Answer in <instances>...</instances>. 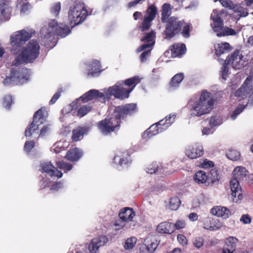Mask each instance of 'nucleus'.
I'll list each match as a JSON object with an SVG mask.
<instances>
[{"label":"nucleus","instance_id":"f257e3e1","mask_svg":"<svg viewBox=\"0 0 253 253\" xmlns=\"http://www.w3.org/2000/svg\"><path fill=\"white\" fill-rule=\"evenodd\" d=\"M106 97L103 93L92 89L86 92L71 104V111H91L98 104H105Z\"/></svg>","mask_w":253,"mask_h":253},{"label":"nucleus","instance_id":"f03ea898","mask_svg":"<svg viewBox=\"0 0 253 253\" xmlns=\"http://www.w3.org/2000/svg\"><path fill=\"white\" fill-rule=\"evenodd\" d=\"M164 23L166 25L164 34L166 39H172L180 34L185 38L190 37V31L192 28L191 23H186L184 20H179L178 18L175 16H171Z\"/></svg>","mask_w":253,"mask_h":253},{"label":"nucleus","instance_id":"7ed1b4c3","mask_svg":"<svg viewBox=\"0 0 253 253\" xmlns=\"http://www.w3.org/2000/svg\"><path fill=\"white\" fill-rule=\"evenodd\" d=\"M40 46L37 40H31L16 53L13 64L16 66L32 63L40 54Z\"/></svg>","mask_w":253,"mask_h":253},{"label":"nucleus","instance_id":"20e7f679","mask_svg":"<svg viewBox=\"0 0 253 253\" xmlns=\"http://www.w3.org/2000/svg\"><path fill=\"white\" fill-rule=\"evenodd\" d=\"M216 99L211 93L207 90H203L198 100H190L187 106L191 111H211Z\"/></svg>","mask_w":253,"mask_h":253},{"label":"nucleus","instance_id":"39448f33","mask_svg":"<svg viewBox=\"0 0 253 253\" xmlns=\"http://www.w3.org/2000/svg\"><path fill=\"white\" fill-rule=\"evenodd\" d=\"M111 116H108L105 120L100 121L98 126L104 134H107L118 130L120 126L121 112H115Z\"/></svg>","mask_w":253,"mask_h":253},{"label":"nucleus","instance_id":"423d86ee","mask_svg":"<svg viewBox=\"0 0 253 253\" xmlns=\"http://www.w3.org/2000/svg\"><path fill=\"white\" fill-rule=\"evenodd\" d=\"M88 15V12L84 5L77 4L71 7L69 11V19L74 25L83 22Z\"/></svg>","mask_w":253,"mask_h":253},{"label":"nucleus","instance_id":"0eeeda50","mask_svg":"<svg viewBox=\"0 0 253 253\" xmlns=\"http://www.w3.org/2000/svg\"><path fill=\"white\" fill-rule=\"evenodd\" d=\"M34 34L35 31L33 29H23L17 32L15 35L11 36L10 38V44L13 48L20 47L24 44Z\"/></svg>","mask_w":253,"mask_h":253},{"label":"nucleus","instance_id":"6e6552de","mask_svg":"<svg viewBox=\"0 0 253 253\" xmlns=\"http://www.w3.org/2000/svg\"><path fill=\"white\" fill-rule=\"evenodd\" d=\"M243 56L240 54L239 50L236 49L231 54L228 55L225 60L226 64H231L235 69H240L244 67L245 61Z\"/></svg>","mask_w":253,"mask_h":253},{"label":"nucleus","instance_id":"1a4fd4ad","mask_svg":"<svg viewBox=\"0 0 253 253\" xmlns=\"http://www.w3.org/2000/svg\"><path fill=\"white\" fill-rule=\"evenodd\" d=\"M44 121L42 112H36L34 116L33 122L25 131V135L30 137L33 134L37 133L39 125L43 124Z\"/></svg>","mask_w":253,"mask_h":253},{"label":"nucleus","instance_id":"9d476101","mask_svg":"<svg viewBox=\"0 0 253 253\" xmlns=\"http://www.w3.org/2000/svg\"><path fill=\"white\" fill-rule=\"evenodd\" d=\"M107 91L108 94L113 95L115 98L124 99L129 97L132 89H127L120 85H115L110 87Z\"/></svg>","mask_w":253,"mask_h":253},{"label":"nucleus","instance_id":"9b49d317","mask_svg":"<svg viewBox=\"0 0 253 253\" xmlns=\"http://www.w3.org/2000/svg\"><path fill=\"white\" fill-rule=\"evenodd\" d=\"M49 27L56 35L64 38L71 33L69 27L62 23H58L55 20H52L48 24Z\"/></svg>","mask_w":253,"mask_h":253},{"label":"nucleus","instance_id":"f8f14e48","mask_svg":"<svg viewBox=\"0 0 253 253\" xmlns=\"http://www.w3.org/2000/svg\"><path fill=\"white\" fill-rule=\"evenodd\" d=\"M157 240L154 237H147L144 243L141 245L139 250L140 253H153L157 248Z\"/></svg>","mask_w":253,"mask_h":253},{"label":"nucleus","instance_id":"ddd939ff","mask_svg":"<svg viewBox=\"0 0 253 253\" xmlns=\"http://www.w3.org/2000/svg\"><path fill=\"white\" fill-rule=\"evenodd\" d=\"M230 187L233 201L235 203L238 202L243 197L238 179L236 178L232 179L230 182Z\"/></svg>","mask_w":253,"mask_h":253},{"label":"nucleus","instance_id":"4468645a","mask_svg":"<svg viewBox=\"0 0 253 253\" xmlns=\"http://www.w3.org/2000/svg\"><path fill=\"white\" fill-rule=\"evenodd\" d=\"M27 80V78L24 76V70L23 69L17 70L12 69L9 76L6 77L3 81V84L5 85L12 83L13 81H18L19 82Z\"/></svg>","mask_w":253,"mask_h":253},{"label":"nucleus","instance_id":"2eb2a0df","mask_svg":"<svg viewBox=\"0 0 253 253\" xmlns=\"http://www.w3.org/2000/svg\"><path fill=\"white\" fill-rule=\"evenodd\" d=\"M204 151L202 146L195 144L188 146L186 149L185 154L190 159H196L203 155Z\"/></svg>","mask_w":253,"mask_h":253},{"label":"nucleus","instance_id":"dca6fc26","mask_svg":"<svg viewBox=\"0 0 253 253\" xmlns=\"http://www.w3.org/2000/svg\"><path fill=\"white\" fill-rule=\"evenodd\" d=\"M238 240L233 236L227 238L222 250V253H234L236 251Z\"/></svg>","mask_w":253,"mask_h":253},{"label":"nucleus","instance_id":"f3484780","mask_svg":"<svg viewBox=\"0 0 253 253\" xmlns=\"http://www.w3.org/2000/svg\"><path fill=\"white\" fill-rule=\"evenodd\" d=\"M155 36V32L154 31H151L142 38L141 39V41L146 42L147 43L140 46L137 49V52H140L148 49V48H152L155 43V42L154 41Z\"/></svg>","mask_w":253,"mask_h":253},{"label":"nucleus","instance_id":"a211bd4d","mask_svg":"<svg viewBox=\"0 0 253 253\" xmlns=\"http://www.w3.org/2000/svg\"><path fill=\"white\" fill-rule=\"evenodd\" d=\"M41 168L44 172L48 173L51 176L59 178L63 176L62 172L58 170L50 162L42 163L41 164Z\"/></svg>","mask_w":253,"mask_h":253},{"label":"nucleus","instance_id":"6ab92c4d","mask_svg":"<svg viewBox=\"0 0 253 253\" xmlns=\"http://www.w3.org/2000/svg\"><path fill=\"white\" fill-rule=\"evenodd\" d=\"M11 8L8 6L7 0H0V22L5 21L10 19Z\"/></svg>","mask_w":253,"mask_h":253},{"label":"nucleus","instance_id":"aec40b11","mask_svg":"<svg viewBox=\"0 0 253 253\" xmlns=\"http://www.w3.org/2000/svg\"><path fill=\"white\" fill-rule=\"evenodd\" d=\"M220 11L214 9L211 14V18L213 21L212 28L215 32H219L223 29V21L220 18Z\"/></svg>","mask_w":253,"mask_h":253},{"label":"nucleus","instance_id":"412c9836","mask_svg":"<svg viewBox=\"0 0 253 253\" xmlns=\"http://www.w3.org/2000/svg\"><path fill=\"white\" fill-rule=\"evenodd\" d=\"M162 121L152 125L147 130H146L143 134L144 138L151 137L155 135L162 131L164 129L162 127L161 122Z\"/></svg>","mask_w":253,"mask_h":253},{"label":"nucleus","instance_id":"4be33fe9","mask_svg":"<svg viewBox=\"0 0 253 253\" xmlns=\"http://www.w3.org/2000/svg\"><path fill=\"white\" fill-rule=\"evenodd\" d=\"M211 212L212 214L223 219L228 218L231 215V212L229 209L224 207L216 206L211 209Z\"/></svg>","mask_w":253,"mask_h":253},{"label":"nucleus","instance_id":"5701e85b","mask_svg":"<svg viewBox=\"0 0 253 253\" xmlns=\"http://www.w3.org/2000/svg\"><path fill=\"white\" fill-rule=\"evenodd\" d=\"M157 231L160 233L170 234L174 232V226L172 223L163 222L157 226Z\"/></svg>","mask_w":253,"mask_h":253},{"label":"nucleus","instance_id":"b1692460","mask_svg":"<svg viewBox=\"0 0 253 253\" xmlns=\"http://www.w3.org/2000/svg\"><path fill=\"white\" fill-rule=\"evenodd\" d=\"M232 49L230 44L226 42L218 43L214 45L215 54L219 56L231 51Z\"/></svg>","mask_w":253,"mask_h":253},{"label":"nucleus","instance_id":"393cba45","mask_svg":"<svg viewBox=\"0 0 253 253\" xmlns=\"http://www.w3.org/2000/svg\"><path fill=\"white\" fill-rule=\"evenodd\" d=\"M250 80L247 78L244 81L243 84L235 92V96L239 97H241L242 99L246 97L250 92H248L250 86L249 85Z\"/></svg>","mask_w":253,"mask_h":253},{"label":"nucleus","instance_id":"a878e982","mask_svg":"<svg viewBox=\"0 0 253 253\" xmlns=\"http://www.w3.org/2000/svg\"><path fill=\"white\" fill-rule=\"evenodd\" d=\"M135 215V212L132 209L129 208L122 209L119 213L120 218L126 222L131 221Z\"/></svg>","mask_w":253,"mask_h":253},{"label":"nucleus","instance_id":"bb28decb","mask_svg":"<svg viewBox=\"0 0 253 253\" xmlns=\"http://www.w3.org/2000/svg\"><path fill=\"white\" fill-rule=\"evenodd\" d=\"M204 228L210 230H216L220 229L222 225L218 219L207 218L205 220Z\"/></svg>","mask_w":253,"mask_h":253},{"label":"nucleus","instance_id":"cd10ccee","mask_svg":"<svg viewBox=\"0 0 253 253\" xmlns=\"http://www.w3.org/2000/svg\"><path fill=\"white\" fill-rule=\"evenodd\" d=\"M88 130V128L79 126L72 131V139L73 141H78L82 139L84 135Z\"/></svg>","mask_w":253,"mask_h":253},{"label":"nucleus","instance_id":"c85d7f7f","mask_svg":"<svg viewBox=\"0 0 253 253\" xmlns=\"http://www.w3.org/2000/svg\"><path fill=\"white\" fill-rule=\"evenodd\" d=\"M171 56L175 57L183 54L185 52V45L183 43H175L170 46Z\"/></svg>","mask_w":253,"mask_h":253},{"label":"nucleus","instance_id":"c756f323","mask_svg":"<svg viewBox=\"0 0 253 253\" xmlns=\"http://www.w3.org/2000/svg\"><path fill=\"white\" fill-rule=\"evenodd\" d=\"M82 156V151L75 148L68 151L65 156V158L70 161L74 162L78 161Z\"/></svg>","mask_w":253,"mask_h":253},{"label":"nucleus","instance_id":"7c9ffc66","mask_svg":"<svg viewBox=\"0 0 253 253\" xmlns=\"http://www.w3.org/2000/svg\"><path fill=\"white\" fill-rule=\"evenodd\" d=\"M172 7L170 4L168 3H164L161 9V21L162 23L169 20L170 15L171 13Z\"/></svg>","mask_w":253,"mask_h":253},{"label":"nucleus","instance_id":"2f4dec72","mask_svg":"<svg viewBox=\"0 0 253 253\" xmlns=\"http://www.w3.org/2000/svg\"><path fill=\"white\" fill-rule=\"evenodd\" d=\"M247 173L248 171L246 169L241 166L237 167L233 171L234 178H236L238 180L243 179L247 176Z\"/></svg>","mask_w":253,"mask_h":253},{"label":"nucleus","instance_id":"473e14b6","mask_svg":"<svg viewBox=\"0 0 253 253\" xmlns=\"http://www.w3.org/2000/svg\"><path fill=\"white\" fill-rule=\"evenodd\" d=\"M194 179L197 183H205L208 179V176L205 171L200 170L195 173Z\"/></svg>","mask_w":253,"mask_h":253},{"label":"nucleus","instance_id":"72a5a7b5","mask_svg":"<svg viewBox=\"0 0 253 253\" xmlns=\"http://www.w3.org/2000/svg\"><path fill=\"white\" fill-rule=\"evenodd\" d=\"M184 77L183 73H178L175 75L171 79L169 85L171 87H177Z\"/></svg>","mask_w":253,"mask_h":253},{"label":"nucleus","instance_id":"f704fd0d","mask_svg":"<svg viewBox=\"0 0 253 253\" xmlns=\"http://www.w3.org/2000/svg\"><path fill=\"white\" fill-rule=\"evenodd\" d=\"M100 62L97 60L93 61L90 65V68L88 73V76H94L95 74L99 73L101 70Z\"/></svg>","mask_w":253,"mask_h":253},{"label":"nucleus","instance_id":"c9c22d12","mask_svg":"<svg viewBox=\"0 0 253 253\" xmlns=\"http://www.w3.org/2000/svg\"><path fill=\"white\" fill-rule=\"evenodd\" d=\"M140 82V78L138 76H134L124 81V84L130 87L129 89H134L135 86Z\"/></svg>","mask_w":253,"mask_h":253},{"label":"nucleus","instance_id":"e433bc0d","mask_svg":"<svg viewBox=\"0 0 253 253\" xmlns=\"http://www.w3.org/2000/svg\"><path fill=\"white\" fill-rule=\"evenodd\" d=\"M158 9L157 7L154 4L151 5L146 10V15L144 17L149 18V19L153 21L155 18Z\"/></svg>","mask_w":253,"mask_h":253},{"label":"nucleus","instance_id":"4c0bfd02","mask_svg":"<svg viewBox=\"0 0 253 253\" xmlns=\"http://www.w3.org/2000/svg\"><path fill=\"white\" fill-rule=\"evenodd\" d=\"M56 165L58 169H62L65 172L70 170L73 167L72 165L70 163L63 161L56 162Z\"/></svg>","mask_w":253,"mask_h":253},{"label":"nucleus","instance_id":"58836bf2","mask_svg":"<svg viewBox=\"0 0 253 253\" xmlns=\"http://www.w3.org/2000/svg\"><path fill=\"white\" fill-rule=\"evenodd\" d=\"M137 239L136 238L130 237L126 240L124 245V247L125 250H131L132 249L136 244Z\"/></svg>","mask_w":253,"mask_h":253},{"label":"nucleus","instance_id":"ea45409f","mask_svg":"<svg viewBox=\"0 0 253 253\" xmlns=\"http://www.w3.org/2000/svg\"><path fill=\"white\" fill-rule=\"evenodd\" d=\"M227 157L232 161H237L239 159L240 153L235 150H229L226 153Z\"/></svg>","mask_w":253,"mask_h":253},{"label":"nucleus","instance_id":"a19ab883","mask_svg":"<svg viewBox=\"0 0 253 253\" xmlns=\"http://www.w3.org/2000/svg\"><path fill=\"white\" fill-rule=\"evenodd\" d=\"M127 155L128 154L127 153H120L114 157V162L120 165H122L126 162Z\"/></svg>","mask_w":253,"mask_h":253},{"label":"nucleus","instance_id":"79ce46f5","mask_svg":"<svg viewBox=\"0 0 253 253\" xmlns=\"http://www.w3.org/2000/svg\"><path fill=\"white\" fill-rule=\"evenodd\" d=\"M13 103L12 97L10 95H6L3 98L2 106L6 109H9Z\"/></svg>","mask_w":253,"mask_h":253},{"label":"nucleus","instance_id":"37998d69","mask_svg":"<svg viewBox=\"0 0 253 253\" xmlns=\"http://www.w3.org/2000/svg\"><path fill=\"white\" fill-rule=\"evenodd\" d=\"M221 33H217L218 37L225 36H234L236 35L237 33L236 31L232 28L229 27H225L223 29Z\"/></svg>","mask_w":253,"mask_h":253},{"label":"nucleus","instance_id":"c03bdc74","mask_svg":"<svg viewBox=\"0 0 253 253\" xmlns=\"http://www.w3.org/2000/svg\"><path fill=\"white\" fill-rule=\"evenodd\" d=\"M93 243L96 244L99 247L104 246L108 242V239L105 236L95 238L92 240Z\"/></svg>","mask_w":253,"mask_h":253},{"label":"nucleus","instance_id":"a18cd8bd","mask_svg":"<svg viewBox=\"0 0 253 253\" xmlns=\"http://www.w3.org/2000/svg\"><path fill=\"white\" fill-rule=\"evenodd\" d=\"M180 204V201L177 197L172 198L169 201V207L171 210H176Z\"/></svg>","mask_w":253,"mask_h":253},{"label":"nucleus","instance_id":"49530a36","mask_svg":"<svg viewBox=\"0 0 253 253\" xmlns=\"http://www.w3.org/2000/svg\"><path fill=\"white\" fill-rule=\"evenodd\" d=\"M137 109V105L135 103L127 104L123 106L120 109L119 107L116 108L114 111H135Z\"/></svg>","mask_w":253,"mask_h":253},{"label":"nucleus","instance_id":"de8ad7c7","mask_svg":"<svg viewBox=\"0 0 253 253\" xmlns=\"http://www.w3.org/2000/svg\"><path fill=\"white\" fill-rule=\"evenodd\" d=\"M152 21V20L149 19V18L144 17L141 25L139 27L141 31L144 32L148 30L151 25Z\"/></svg>","mask_w":253,"mask_h":253},{"label":"nucleus","instance_id":"09e8293b","mask_svg":"<svg viewBox=\"0 0 253 253\" xmlns=\"http://www.w3.org/2000/svg\"><path fill=\"white\" fill-rule=\"evenodd\" d=\"M52 150L56 153H59L60 151L64 150L63 142L59 141L55 143L53 145Z\"/></svg>","mask_w":253,"mask_h":253},{"label":"nucleus","instance_id":"8fccbe9b","mask_svg":"<svg viewBox=\"0 0 253 253\" xmlns=\"http://www.w3.org/2000/svg\"><path fill=\"white\" fill-rule=\"evenodd\" d=\"M200 167L203 169H209L214 166L213 163L208 159H205L200 162Z\"/></svg>","mask_w":253,"mask_h":253},{"label":"nucleus","instance_id":"3c124183","mask_svg":"<svg viewBox=\"0 0 253 253\" xmlns=\"http://www.w3.org/2000/svg\"><path fill=\"white\" fill-rule=\"evenodd\" d=\"M61 9V3L60 2H57L53 4L51 8V12L55 16H57Z\"/></svg>","mask_w":253,"mask_h":253},{"label":"nucleus","instance_id":"603ef678","mask_svg":"<svg viewBox=\"0 0 253 253\" xmlns=\"http://www.w3.org/2000/svg\"><path fill=\"white\" fill-rule=\"evenodd\" d=\"M19 4H22L21 7V13H26L31 8V5L28 2V0L24 1L23 2H18Z\"/></svg>","mask_w":253,"mask_h":253},{"label":"nucleus","instance_id":"864d4df0","mask_svg":"<svg viewBox=\"0 0 253 253\" xmlns=\"http://www.w3.org/2000/svg\"><path fill=\"white\" fill-rule=\"evenodd\" d=\"M53 39V38L51 32H48L47 35H45L42 41V42L44 43V46H48L49 45V42L52 41Z\"/></svg>","mask_w":253,"mask_h":253},{"label":"nucleus","instance_id":"5fc2aeb1","mask_svg":"<svg viewBox=\"0 0 253 253\" xmlns=\"http://www.w3.org/2000/svg\"><path fill=\"white\" fill-rule=\"evenodd\" d=\"M193 244L194 247L199 249L203 246L204 240L201 237H196L193 240Z\"/></svg>","mask_w":253,"mask_h":253},{"label":"nucleus","instance_id":"6e6d98bb","mask_svg":"<svg viewBox=\"0 0 253 253\" xmlns=\"http://www.w3.org/2000/svg\"><path fill=\"white\" fill-rule=\"evenodd\" d=\"M158 165L156 163H153L147 168V172L150 174L154 173L158 170Z\"/></svg>","mask_w":253,"mask_h":253},{"label":"nucleus","instance_id":"4d7b16f0","mask_svg":"<svg viewBox=\"0 0 253 253\" xmlns=\"http://www.w3.org/2000/svg\"><path fill=\"white\" fill-rule=\"evenodd\" d=\"M228 64H226L225 62H224V64L223 65L221 68V76L223 79L226 80V77L229 71V69L227 67Z\"/></svg>","mask_w":253,"mask_h":253},{"label":"nucleus","instance_id":"13d9d810","mask_svg":"<svg viewBox=\"0 0 253 253\" xmlns=\"http://www.w3.org/2000/svg\"><path fill=\"white\" fill-rule=\"evenodd\" d=\"M149 49L145 50L140 54V59L142 62L147 60V56L150 55L152 48H148Z\"/></svg>","mask_w":253,"mask_h":253},{"label":"nucleus","instance_id":"bf43d9fd","mask_svg":"<svg viewBox=\"0 0 253 253\" xmlns=\"http://www.w3.org/2000/svg\"><path fill=\"white\" fill-rule=\"evenodd\" d=\"M174 225V230L175 229L179 230L185 227L186 223L184 220H178L176 221Z\"/></svg>","mask_w":253,"mask_h":253},{"label":"nucleus","instance_id":"052dcab7","mask_svg":"<svg viewBox=\"0 0 253 253\" xmlns=\"http://www.w3.org/2000/svg\"><path fill=\"white\" fill-rule=\"evenodd\" d=\"M211 179L212 182L218 180L220 178V175L216 169H212L211 171Z\"/></svg>","mask_w":253,"mask_h":253},{"label":"nucleus","instance_id":"680f3d73","mask_svg":"<svg viewBox=\"0 0 253 253\" xmlns=\"http://www.w3.org/2000/svg\"><path fill=\"white\" fill-rule=\"evenodd\" d=\"M222 5L226 8L231 9L233 6V3L230 0H219Z\"/></svg>","mask_w":253,"mask_h":253},{"label":"nucleus","instance_id":"e2e57ef3","mask_svg":"<svg viewBox=\"0 0 253 253\" xmlns=\"http://www.w3.org/2000/svg\"><path fill=\"white\" fill-rule=\"evenodd\" d=\"M61 91H58L57 92H56L53 96H52V98L49 102V105H52L54 104L56 101L57 100V99L60 97L61 96Z\"/></svg>","mask_w":253,"mask_h":253},{"label":"nucleus","instance_id":"0e129e2a","mask_svg":"<svg viewBox=\"0 0 253 253\" xmlns=\"http://www.w3.org/2000/svg\"><path fill=\"white\" fill-rule=\"evenodd\" d=\"M88 248L91 253H96L99 247L96 244L93 243V241H91V242L89 245Z\"/></svg>","mask_w":253,"mask_h":253},{"label":"nucleus","instance_id":"69168bd1","mask_svg":"<svg viewBox=\"0 0 253 253\" xmlns=\"http://www.w3.org/2000/svg\"><path fill=\"white\" fill-rule=\"evenodd\" d=\"M88 248L91 253H96L99 247L96 244L93 243V241H91V242L89 245Z\"/></svg>","mask_w":253,"mask_h":253},{"label":"nucleus","instance_id":"338daca9","mask_svg":"<svg viewBox=\"0 0 253 253\" xmlns=\"http://www.w3.org/2000/svg\"><path fill=\"white\" fill-rule=\"evenodd\" d=\"M35 146V142L33 141H27L25 142L24 148L26 151L29 152Z\"/></svg>","mask_w":253,"mask_h":253},{"label":"nucleus","instance_id":"774afa93","mask_svg":"<svg viewBox=\"0 0 253 253\" xmlns=\"http://www.w3.org/2000/svg\"><path fill=\"white\" fill-rule=\"evenodd\" d=\"M240 221L244 224H249L251 221V218L248 214H243L240 218Z\"/></svg>","mask_w":253,"mask_h":253}]
</instances>
